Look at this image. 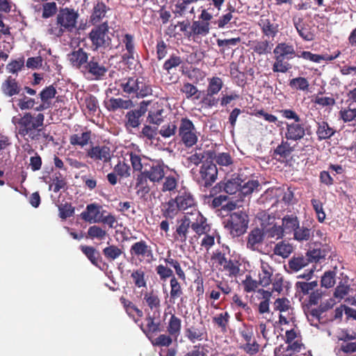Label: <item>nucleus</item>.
<instances>
[{
    "label": "nucleus",
    "mask_w": 356,
    "mask_h": 356,
    "mask_svg": "<svg viewBox=\"0 0 356 356\" xmlns=\"http://www.w3.org/2000/svg\"><path fill=\"white\" fill-rule=\"evenodd\" d=\"M165 265L159 264L156 267V274L159 276L161 281H165L168 278L170 280V302L175 304L176 300H180L181 303L184 302V291L181 283L175 276L173 270L168 267V265L172 267L179 279L185 281L186 279V273L182 269L179 261L171 257L170 252L163 259Z\"/></svg>",
    "instance_id": "obj_1"
},
{
    "label": "nucleus",
    "mask_w": 356,
    "mask_h": 356,
    "mask_svg": "<svg viewBox=\"0 0 356 356\" xmlns=\"http://www.w3.org/2000/svg\"><path fill=\"white\" fill-rule=\"evenodd\" d=\"M79 16L78 10L70 7L60 8L56 22L49 24L48 33L58 38L63 36L65 33H72L76 29Z\"/></svg>",
    "instance_id": "obj_2"
},
{
    "label": "nucleus",
    "mask_w": 356,
    "mask_h": 356,
    "mask_svg": "<svg viewBox=\"0 0 356 356\" xmlns=\"http://www.w3.org/2000/svg\"><path fill=\"white\" fill-rule=\"evenodd\" d=\"M44 115L38 113L33 116L31 113H26L17 122L18 134L26 140H37L42 135V128L44 124Z\"/></svg>",
    "instance_id": "obj_3"
},
{
    "label": "nucleus",
    "mask_w": 356,
    "mask_h": 356,
    "mask_svg": "<svg viewBox=\"0 0 356 356\" xmlns=\"http://www.w3.org/2000/svg\"><path fill=\"white\" fill-rule=\"evenodd\" d=\"M124 92L131 97L143 98L152 95L151 85L143 77L124 78L119 84Z\"/></svg>",
    "instance_id": "obj_4"
},
{
    "label": "nucleus",
    "mask_w": 356,
    "mask_h": 356,
    "mask_svg": "<svg viewBox=\"0 0 356 356\" xmlns=\"http://www.w3.org/2000/svg\"><path fill=\"white\" fill-rule=\"evenodd\" d=\"M90 138V131L76 133L70 136V143L74 147H86V149L88 151L87 156H110L111 149L109 147L102 145L91 147L89 145Z\"/></svg>",
    "instance_id": "obj_5"
},
{
    "label": "nucleus",
    "mask_w": 356,
    "mask_h": 356,
    "mask_svg": "<svg viewBox=\"0 0 356 356\" xmlns=\"http://www.w3.org/2000/svg\"><path fill=\"white\" fill-rule=\"evenodd\" d=\"M248 222V216L241 211L230 213L223 221V225L232 237H238L246 232Z\"/></svg>",
    "instance_id": "obj_6"
},
{
    "label": "nucleus",
    "mask_w": 356,
    "mask_h": 356,
    "mask_svg": "<svg viewBox=\"0 0 356 356\" xmlns=\"http://www.w3.org/2000/svg\"><path fill=\"white\" fill-rule=\"evenodd\" d=\"M109 26L108 22L97 24L92 29L88 34L92 47L95 49H106L111 44V38L109 35Z\"/></svg>",
    "instance_id": "obj_7"
},
{
    "label": "nucleus",
    "mask_w": 356,
    "mask_h": 356,
    "mask_svg": "<svg viewBox=\"0 0 356 356\" xmlns=\"http://www.w3.org/2000/svg\"><path fill=\"white\" fill-rule=\"evenodd\" d=\"M211 260L220 266L229 277H236L240 272V263L236 259H228L225 252L217 250L213 252Z\"/></svg>",
    "instance_id": "obj_8"
},
{
    "label": "nucleus",
    "mask_w": 356,
    "mask_h": 356,
    "mask_svg": "<svg viewBox=\"0 0 356 356\" xmlns=\"http://www.w3.org/2000/svg\"><path fill=\"white\" fill-rule=\"evenodd\" d=\"M240 200H230L229 197L225 195H220L213 197L210 206L213 209L220 208L217 211L218 215L224 217L228 216L229 213L235 210L236 208L242 207V204H240Z\"/></svg>",
    "instance_id": "obj_9"
},
{
    "label": "nucleus",
    "mask_w": 356,
    "mask_h": 356,
    "mask_svg": "<svg viewBox=\"0 0 356 356\" xmlns=\"http://www.w3.org/2000/svg\"><path fill=\"white\" fill-rule=\"evenodd\" d=\"M107 71L108 68L99 56H92L82 73L91 80H100L106 75Z\"/></svg>",
    "instance_id": "obj_10"
},
{
    "label": "nucleus",
    "mask_w": 356,
    "mask_h": 356,
    "mask_svg": "<svg viewBox=\"0 0 356 356\" xmlns=\"http://www.w3.org/2000/svg\"><path fill=\"white\" fill-rule=\"evenodd\" d=\"M242 183L243 180L238 177L225 179L218 183L211 188V195L213 197L221 192H225L229 195H234L236 193H239Z\"/></svg>",
    "instance_id": "obj_11"
},
{
    "label": "nucleus",
    "mask_w": 356,
    "mask_h": 356,
    "mask_svg": "<svg viewBox=\"0 0 356 356\" xmlns=\"http://www.w3.org/2000/svg\"><path fill=\"white\" fill-rule=\"evenodd\" d=\"M179 135L186 146L191 147L197 143V137L191 120L182 118L179 128Z\"/></svg>",
    "instance_id": "obj_12"
},
{
    "label": "nucleus",
    "mask_w": 356,
    "mask_h": 356,
    "mask_svg": "<svg viewBox=\"0 0 356 356\" xmlns=\"http://www.w3.org/2000/svg\"><path fill=\"white\" fill-rule=\"evenodd\" d=\"M130 254L140 261L146 260L150 262L154 259L153 250L150 245L143 240L134 243L130 248Z\"/></svg>",
    "instance_id": "obj_13"
},
{
    "label": "nucleus",
    "mask_w": 356,
    "mask_h": 356,
    "mask_svg": "<svg viewBox=\"0 0 356 356\" xmlns=\"http://www.w3.org/2000/svg\"><path fill=\"white\" fill-rule=\"evenodd\" d=\"M185 336L192 343L207 340L208 333L203 321H200L186 327Z\"/></svg>",
    "instance_id": "obj_14"
},
{
    "label": "nucleus",
    "mask_w": 356,
    "mask_h": 356,
    "mask_svg": "<svg viewBox=\"0 0 356 356\" xmlns=\"http://www.w3.org/2000/svg\"><path fill=\"white\" fill-rule=\"evenodd\" d=\"M203 162L200 168L201 178L204 181V186L209 187L216 181L218 175V169L211 159Z\"/></svg>",
    "instance_id": "obj_15"
},
{
    "label": "nucleus",
    "mask_w": 356,
    "mask_h": 356,
    "mask_svg": "<svg viewBox=\"0 0 356 356\" xmlns=\"http://www.w3.org/2000/svg\"><path fill=\"white\" fill-rule=\"evenodd\" d=\"M265 239L264 229L254 227L250 231L246 238V247L252 251L259 252Z\"/></svg>",
    "instance_id": "obj_16"
},
{
    "label": "nucleus",
    "mask_w": 356,
    "mask_h": 356,
    "mask_svg": "<svg viewBox=\"0 0 356 356\" xmlns=\"http://www.w3.org/2000/svg\"><path fill=\"white\" fill-rule=\"evenodd\" d=\"M191 224V220L186 215L177 220L176 229L173 234L174 239L178 242L185 243L188 239Z\"/></svg>",
    "instance_id": "obj_17"
},
{
    "label": "nucleus",
    "mask_w": 356,
    "mask_h": 356,
    "mask_svg": "<svg viewBox=\"0 0 356 356\" xmlns=\"http://www.w3.org/2000/svg\"><path fill=\"white\" fill-rule=\"evenodd\" d=\"M88 54L83 49L79 48L67 54V59L71 65L81 70V72L85 69V66L88 63Z\"/></svg>",
    "instance_id": "obj_18"
},
{
    "label": "nucleus",
    "mask_w": 356,
    "mask_h": 356,
    "mask_svg": "<svg viewBox=\"0 0 356 356\" xmlns=\"http://www.w3.org/2000/svg\"><path fill=\"white\" fill-rule=\"evenodd\" d=\"M154 315L148 314L145 319L146 324L144 325L143 323L140 325V327L143 333L149 338L151 339L152 335L156 332L161 331V321L156 319Z\"/></svg>",
    "instance_id": "obj_19"
},
{
    "label": "nucleus",
    "mask_w": 356,
    "mask_h": 356,
    "mask_svg": "<svg viewBox=\"0 0 356 356\" xmlns=\"http://www.w3.org/2000/svg\"><path fill=\"white\" fill-rule=\"evenodd\" d=\"M111 9L102 1H97L94 4L90 16V22L93 24H99L107 17V13Z\"/></svg>",
    "instance_id": "obj_20"
},
{
    "label": "nucleus",
    "mask_w": 356,
    "mask_h": 356,
    "mask_svg": "<svg viewBox=\"0 0 356 356\" xmlns=\"http://www.w3.org/2000/svg\"><path fill=\"white\" fill-rule=\"evenodd\" d=\"M180 210L185 211L188 209H193L196 206V202L193 195L191 192L186 190H181L178 195L174 199Z\"/></svg>",
    "instance_id": "obj_21"
},
{
    "label": "nucleus",
    "mask_w": 356,
    "mask_h": 356,
    "mask_svg": "<svg viewBox=\"0 0 356 356\" xmlns=\"http://www.w3.org/2000/svg\"><path fill=\"white\" fill-rule=\"evenodd\" d=\"M286 127L285 138L287 140L296 141L305 135V128L300 122H286Z\"/></svg>",
    "instance_id": "obj_22"
},
{
    "label": "nucleus",
    "mask_w": 356,
    "mask_h": 356,
    "mask_svg": "<svg viewBox=\"0 0 356 356\" xmlns=\"http://www.w3.org/2000/svg\"><path fill=\"white\" fill-rule=\"evenodd\" d=\"M329 253L328 247L322 244H314V248H310L307 252V258L309 262H318L323 259Z\"/></svg>",
    "instance_id": "obj_23"
},
{
    "label": "nucleus",
    "mask_w": 356,
    "mask_h": 356,
    "mask_svg": "<svg viewBox=\"0 0 356 356\" xmlns=\"http://www.w3.org/2000/svg\"><path fill=\"white\" fill-rule=\"evenodd\" d=\"M147 103L145 101L140 103L139 109L132 110L129 111L126 115L127 120L126 125L133 128L138 127L140 124V118L143 115L146 111L145 106Z\"/></svg>",
    "instance_id": "obj_24"
},
{
    "label": "nucleus",
    "mask_w": 356,
    "mask_h": 356,
    "mask_svg": "<svg viewBox=\"0 0 356 356\" xmlns=\"http://www.w3.org/2000/svg\"><path fill=\"white\" fill-rule=\"evenodd\" d=\"M101 208V206L95 203L88 204L86 210L80 214V217L84 221L90 223L99 222Z\"/></svg>",
    "instance_id": "obj_25"
},
{
    "label": "nucleus",
    "mask_w": 356,
    "mask_h": 356,
    "mask_svg": "<svg viewBox=\"0 0 356 356\" xmlns=\"http://www.w3.org/2000/svg\"><path fill=\"white\" fill-rule=\"evenodd\" d=\"M170 316L166 326L167 332L174 337L175 341H177L181 334V319L175 313H170Z\"/></svg>",
    "instance_id": "obj_26"
},
{
    "label": "nucleus",
    "mask_w": 356,
    "mask_h": 356,
    "mask_svg": "<svg viewBox=\"0 0 356 356\" xmlns=\"http://www.w3.org/2000/svg\"><path fill=\"white\" fill-rule=\"evenodd\" d=\"M275 56L290 60L296 56V51L292 44L286 42H280L277 44L273 50Z\"/></svg>",
    "instance_id": "obj_27"
},
{
    "label": "nucleus",
    "mask_w": 356,
    "mask_h": 356,
    "mask_svg": "<svg viewBox=\"0 0 356 356\" xmlns=\"http://www.w3.org/2000/svg\"><path fill=\"white\" fill-rule=\"evenodd\" d=\"M22 88L15 79L9 76L2 83L1 90L8 97H13L20 93Z\"/></svg>",
    "instance_id": "obj_28"
},
{
    "label": "nucleus",
    "mask_w": 356,
    "mask_h": 356,
    "mask_svg": "<svg viewBox=\"0 0 356 356\" xmlns=\"http://www.w3.org/2000/svg\"><path fill=\"white\" fill-rule=\"evenodd\" d=\"M151 162H152V165L150 166L149 170L145 169V172L144 173L147 176V178L150 181L154 182H160L164 178V171L163 166L157 161L153 162L152 161Z\"/></svg>",
    "instance_id": "obj_29"
},
{
    "label": "nucleus",
    "mask_w": 356,
    "mask_h": 356,
    "mask_svg": "<svg viewBox=\"0 0 356 356\" xmlns=\"http://www.w3.org/2000/svg\"><path fill=\"white\" fill-rule=\"evenodd\" d=\"M316 133L319 140H326L334 135L336 129L327 122L321 120L317 122Z\"/></svg>",
    "instance_id": "obj_30"
},
{
    "label": "nucleus",
    "mask_w": 356,
    "mask_h": 356,
    "mask_svg": "<svg viewBox=\"0 0 356 356\" xmlns=\"http://www.w3.org/2000/svg\"><path fill=\"white\" fill-rule=\"evenodd\" d=\"M300 225L299 220L296 215H286L282 218L281 225L284 234H293Z\"/></svg>",
    "instance_id": "obj_31"
},
{
    "label": "nucleus",
    "mask_w": 356,
    "mask_h": 356,
    "mask_svg": "<svg viewBox=\"0 0 356 356\" xmlns=\"http://www.w3.org/2000/svg\"><path fill=\"white\" fill-rule=\"evenodd\" d=\"M120 301L127 315L132 318L136 323L139 321L138 318H136L134 313L136 314L138 318L143 316V312L141 309L138 308L132 302L125 298L124 296L120 297Z\"/></svg>",
    "instance_id": "obj_32"
},
{
    "label": "nucleus",
    "mask_w": 356,
    "mask_h": 356,
    "mask_svg": "<svg viewBox=\"0 0 356 356\" xmlns=\"http://www.w3.org/2000/svg\"><path fill=\"white\" fill-rule=\"evenodd\" d=\"M259 186V182L254 179H249L243 184H241V186L240 187V193H238V196L236 200H240V204H241L243 202V197L252 194L253 191L254 190H257Z\"/></svg>",
    "instance_id": "obj_33"
},
{
    "label": "nucleus",
    "mask_w": 356,
    "mask_h": 356,
    "mask_svg": "<svg viewBox=\"0 0 356 356\" xmlns=\"http://www.w3.org/2000/svg\"><path fill=\"white\" fill-rule=\"evenodd\" d=\"M161 214L166 219H173L178 214L180 210L173 198L168 202L162 203Z\"/></svg>",
    "instance_id": "obj_34"
},
{
    "label": "nucleus",
    "mask_w": 356,
    "mask_h": 356,
    "mask_svg": "<svg viewBox=\"0 0 356 356\" xmlns=\"http://www.w3.org/2000/svg\"><path fill=\"white\" fill-rule=\"evenodd\" d=\"M81 252L86 256L90 261L95 266H99L102 259L99 252L92 246L81 245Z\"/></svg>",
    "instance_id": "obj_35"
},
{
    "label": "nucleus",
    "mask_w": 356,
    "mask_h": 356,
    "mask_svg": "<svg viewBox=\"0 0 356 356\" xmlns=\"http://www.w3.org/2000/svg\"><path fill=\"white\" fill-rule=\"evenodd\" d=\"M197 217L195 222L191 224V229L198 235L207 234L210 230L209 225L207 223V219L199 212L196 213Z\"/></svg>",
    "instance_id": "obj_36"
},
{
    "label": "nucleus",
    "mask_w": 356,
    "mask_h": 356,
    "mask_svg": "<svg viewBox=\"0 0 356 356\" xmlns=\"http://www.w3.org/2000/svg\"><path fill=\"white\" fill-rule=\"evenodd\" d=\"M350 290V285L349 284V278L348 276L345 275L335 288L333 294L334 298L340 301L348 294Z\"/></svg>",
    "instance_id": "obj_37"
},
{
    "label": "nucleus",
    "mask_w": 356,
    "mask_h": 356,
    "mask_svg": "<svg viewBox=\"0 0 356 356\" xmlns=\"http://www.w3.org/2000/svg\"><path fill=\"white\" fill-rule=\"evenodd\" d=\"M293 25L299 35L305 40L311 41L314 38L313 34L309 31L307 26L302 18L293 19Z\"/></svg>",
    "instance_id": "obj_38"
},
{
    "label": "nucleus",
    "mask_w": 356,
    "mask_h": 356,
    "mask_svg": "<svg viewBox=\"0 0 356 356\" xmlns=\"http://www.w3.org/2000/svg\"><path fill=\"white\" fill-rule=\"evenodd\" d=\"M147 176L145 173L141 172L136 178V193L140 197L144 198L149 193L150 188L147 184Z\"/></svg>",
    "instance_id": "obj_39"
},
{
    "label": "nucleus",
    "mask_w": 356,
    "mask_h": 356,
    "mask_svg": "<svg viewBox=\"0 0 356 356\" xmlns=\"http://www.w3.org/2000/svg\"><path fill=\"white\" fill-rule=\"evenodd\" d=\"M143 299L150 309H159L161 307V299L158 294L154 291L145 293Z\"/></svg>",
    "instance_id": "obj_40"
},
{
    "label": "nucleus",
    "mask_w": 356,
    "mask_h": 356,
    "mask_svg": "<svg viewBox=\"0 0 356 356\" xmlns=\"http://www.w3.org/2000/svg\"><path fill=\"white\" fill-rule=\"evenodd\" d=\"M108 106V109L113 111L120 108L129 109L133 106V102L131 99L112 97L109 99Z\"/></svg>",
    "instance_id": "obj_41"
},
{
    "label": "nucleus",
    "mask_w": 356,
    "mask_h": 356,
    "mask_svg": "<svg viewBox=\"0 0 356 356\" xmlns=\"http://www.w3.org/2000/svg\"><path fill=\"white\" fill-rule=\"evenodd\" d=\"M340 119L343 122H350L356 120V108L353 106V104H349L346 108H342L339 112Z\"/></svg>",
    "instance_id": "obj_42"
},
{
    "label": "nucleus",
    "mask_w": 356,
    "mask_h": 356,
    "mask_svg": "<svg viewBox=\"0 0 356 356\" xmlns=\"http://www.w3.org/2000/svg\"><path fill=\"white\" fill-rule=\"evenodd\" d=\"M309 263V259L305 257H293L288 262L289 268L291 272H298Z\"/></svg>",
    "instance_id": "obj_43"
},
{
    "label": "nucleus",
    "mask_w": 356,
    "mask_h": 356,
    "mask_svg": "<svg viewBox=\"0 0 356 356\" xmlns=\"http://www.w3.org/2000/svg\"><path fill=\"white\" fill-rule=\"evenodd\" d=\"M273 269L268 265H262L261 271L259 274V284L266 287L272 282Z\"/></svg>",
    "instance_id": "obj_44"
},
{
    "label": "nucleus",
    "mask_w": 356,
    "mask_h": 356,
    "mask_svg": "<svg viewBox=\"0 0 356 356\" xmlns=\"http://www.w3.org/2000/svg\"><path fill=\"white\" fill-rule=\"evenodd\" d=\"M317 286V281L310 282L299 281L297 282L295 285L296 292L303 296L309 295Z\"/></svg>",
    "instance_id": "obj_45"
},
{
    "label": "nucleus",
    "mask_w": 356,
    "mask_h": 356,
    "mask_svg": "<svg viewBox=\"0 0 356 356\" xmlns=\"http://www.w3.org/2000/svg\"><path fill=\"white\" fill-rule=\"evenodd\" d=\"M293 250V248L290 243L281 241L275 245L273 252L276 255L287 258L292 253Z\"/></svg>",
    "instance_id": "obj_46"
},
{
    "label": "nucleus",
    "mask_w": 356,
    "mask_h": 356,
    "mask_svg": "<svg viewBox=\"0 0 356 356\" xmlns=\"http://www.w3.org/2000/svg\"><path fill=\"white\" fill-rule=\"evenodd\" d=\"M103 254L108 261H113L118 259L122 253V249L117 245H111L102 250Z\"/></svg>",
    "instance_id": "obj_47"
},
{
    "label": "nucleus",
    "mask_w": 356,
    "mask_h": 356,
    "mask_svg": "<svg viewBox=\"0 0 356 356\" xmlns=\"http://www.w3.org/2000/svg\"><path fill=\"white\" fill-rule=\"evenodd\" d=\"M259 25L263 33L268 38H273L278 32L277 26L272 24L269 19L261 20Z\"/></svg>",
    "instance_id": "obj_48"
},
{
    "label": "nucleus",
    "mask_w": 356,
    "mask_h": 356,
    "mask_svg": "<svg viewBox=\"0 0 356 356\" xmlns=\"http://www.w3.org/2000/svg\"><path fill=\"white\" fill-rule=\"evenodd\" d=\"M275 62L273 65V72L286 73L291 69V65L286 61L285 58L275 56Z\"/></svg>",
    "instance_id": "obj_49"
},
{
    "label": "nucleus",
    "mask_w": 356,
    "mask_h": 356,
    "mask_svg": "<svg viewBox=\"0 0 356 356\" xmlns=\"http://www.w3.org/2000/svg\"><path fill=\"white\" fill-rule=\"evenodd\" d=\"M230 315L227 312L217 314L213 318V323L221 329V331L226 332L229 324Z\"/></svg>",
    "instance_id": "obj_50"
},
{
    "label": "nucleus",
    "mask_w": 356,
    "mask_h": 356,
    "mask_svg": "<svg viewBox=\"0 0 356 356\" xmlns=\"http://www.w3.org/2000/svg\"><path fill=\"white\" fill-rule=\"evenodd\" d=\"M313 236V232L311 229L304 226L300 227L296 229L293 233L294 239L298 241H309Z\"/></svg>",
    "instance_id": "obj_51"
},
{
    "label": "nucleus",
    "mask_w": 356,
    "mask_h": 356,
    "mask_svg": "<svg viewBox=\"0 0 356 356\" xmlns=\"http://www.w3.org/2000/svg\"><path fill=\"white\" fill-rule=\"evenodd\" d=\"M52 181V184L49 186V190L53 188L52 190L54 193H58L60 190L67 189V181L60 173H56Z\"/></svg>",
    "instance_id": "obj_52"
},
{
    "label": "nucleus",
    "mask_w": 356,
    "mask_h": 356,
    "mask_svg": "<svg viewBox=\"0 0 356 356\" xmlns=\"http://www.w3.org/2000/svg\"><path fill=\"white\" fill-rule=\"evenodd\" d=\"M289 86L293 90L306 91L309 89V83L306 78L299 76L291 79Z\"/></svg>",
    "instance_id": "obj_53"
},
{
    "label": "nucleus",
    "mask_w": 356,
    "mask_h": 356,
    "mask_svg": "<svg viewBox=\"0 0 356 356\" xmlns=\"http://www.w3.org/2000/svg\"><path fill=\"white\" fill-rule=\"evenodd\" d=\"M88 237L91 239L103 240L107 235V232L105 229L97 225L90 226L87 232Z\"/></svg>",
    "instance_id": "obj_54"
},
{
    "label": "nucleus",
    "mask_w": 356,
    "mask_h": 356,
    "mask_svg": "<svg viewBox=\"0 0 356 356\" xmlns=\"http://www.w3.org/2000/svg\"><path fill=\"white\" fill-rule=\"evenodd\" d=\"M173 337L168 333L161 334L152 341V343L154 346L169 347L173 341Z\"/></svg>",
    "instance_id": "obj_55"
},
{
    "label": "nucleus",
    "mask_w": 356,
    "mask_h": 356,
    "mask_svg": "<svg viewBox=\"0 0 356 356\" xmlns=\"http://www.w3.org/2000/svg\"><path fill=\"white\" fill-rule=\"evenodd\" d=\"M191 29L195 35H206L209 32V22L195 21L193 22Z\"/></svg>",
    "instance_id": "obj_56"
},
{
    "label": "nucleus",
    "mask_w": 356,
    "mask_h": 356,
    "mask_svg": "<svg viewBox=\"0 0 356 356\" xmlns=\"http://www.w3.org/2000/svg\"><path fill=\"white\" fill-rule=\"evenodd\" d=\"M336 273L333 270L325 271L321 277V286L330 289L335 284L336 282Z\"/></svg>",
    "instance_id": "obj_57"
},
{
    "label": "nucleus",
    "mask_w": 356,
    "mask_h": 356,
    "mask_svg": "<svg viewBox=\"0 0 356 356\" xmlns=\"http://www.w3.org/2000/svg\"><path fill=\"white\" fill-rule=\"evenodd\" d=\"M131 277L136 286L138 288L146 286L147 283L145 279V272L141 268L134 270L131 275Z\"/></svg>",
    "instance_id": "obj_58"
},
{
    "label": "nucleus",
    "mask_w": 356,
    "mask_h": 356,
    "mask_svg": "<svg viewBox=\"0 0 356 356\" xmlns=\"http://www.w3.org/2000/svg\"><path fill=\"white\" fill-rule=\"evenodd\" d=\"M241 41L240 38H234L230 39H218L217 44L219 47H221L220 49L221 53H225L227 50H228L232 47L236 46Z\"/></svg>",
    "instance_id": "obj_59"
},
{
    "label": "nucleus",
    "mask_w": 356,
    "mask_h": 356,
    "mask_svg": "<svg viewBox=\"0 0 356 356\" xmlns=\"http://www.w3.org/2000/svg\"><path fill=\"white\" fill-rule=\"evenodd\" d=\"M181 91L185 94L187 99H190L194 97L195 99H198L200 96V92L197 87L190 83H185L183 87L181 88Z\"/></svg>",
    "instance_id": "obj_60"
},
{
    "label": "nucleus",
    "mask_w": 356,
    "mask_h": 356,
    "mask_svg": "<svg viewBox=\"0 0 356 356\" xmlns=\"http://www.w3.org/2000/svg\"><path fill=\"white\" fill-rule=\"evenodd\" d=\"M311 203L316 212L318 220L320 222H323L325 219V213L323 209V203L318 199H312Z\"/></svg>",
    "instance_id": "obj_61"
},
{
    "label": "nucleus",
    "mask_w": 356,
    "mask_h": 356,
    "mask_svg": "<svg viewBox=\"0 0 356 356\" xmlns=\"http://www.w3.org/2000/svg\"><path fill=\"white\" fill-rule=\"evenodd\" d=\"M222 87V81L219 77H213L211 79L207 89V95L212 96L217 94Z\"/></svg>",
    "instance_id": "obj_62"
},
{
    "label": "nucleus",
    "mask_w": 356,
    "mask_h": 356,
    "mask_svg": "<svg viewBox=\"0 0 356 356\" xmlns=\"http://www.w3.org/2000/svg\"><path fill=\"white\" fill-rule=\"evenodd\" d=\"M181 63L182 59L181 57L173 54L165 61L163 68L170 73L173 68L178 67Z\"/></svg>",
    "instance_id": "obj_63"
},
{
    "label": "nucleus",
    "mask_w": 356,
    "mask_h": 356,
    "mask_svg": "<svg viewBox=\"0 0 356 356\" xmlns=\"http://www.w3.org/2000/svg\"><path fill=\"white\" fill-rule=\"evenodd\" d=\"M272 46L273 44H270L267 40L257 41L254 44L253 50L259 55L266 54L270 52Z\"/></svg>",
    "instance_id": "obj_64"
}]
</instances>
